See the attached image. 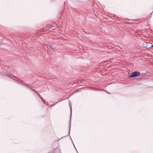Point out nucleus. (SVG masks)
<instances>
[{
  "label": "nucleus",
  "instance_id": "obj_1",
  "mask_svg": "<svg viewBox=\"0 0 153 153\" xmlns=\"http://www.w3.org/2000/svg\"><path fill=\"white\" fill-rule=\"evenodd\" d=\"M140 75V73L138 71H134L131 73V75L129 77H134L139 76Z\"/></svg>",
  "mask_w": 153,
  "mask_h": 153
},
{
  "label": "nucleus",
  "instance_id": "obj_2",
  "mask_svg": "<svg viewBox=\"0 0 153 153\" xmlns=\"http://www.w3.org/2000/svg\"><path fill=\"white\" fill-rule=\"evenodd\" d=\"M36 94L38 95V96L42 100V96L39 94H38L37 93H36Z\"/></svg>",
  "mask_w": 153,
  "mask_h": 153
},
{
  "label": "nucleus",
  "instance_id": "obj_3",
  "mask_svg": "<svg viewBox=\"0 0 153 153\" xmlns=\"http://www.w3.org/2000/svg\"><path fill=\"white\" fill-rule=\"evenodd\" d=\"M30 89H31V90H32L36 94V93H37V91L36 90H35V89H32V88H30Z\"/></svg>",
  "mask_w": 153,
  "mask_h": 153
},
{
  "label": "nucleus",
  "instance_id": "obj_4",
  "mask_svg": "<svg viewBox=\"0 0 153 153\" xmlns=\"http://www.w3.org/2000/svg\"><path fill=\"white\" fill-rule=\"evenodd\" d=\"M72 108H71V107L70 106V111H71V116L70 117V118H71V114H72Z\"/></svg>",
  "mask_w": 153,
  "mask_h": 153
},
{
  "label": "nucleus",
  "instance_id": "obj_5",
  "mask_svg": "<svg viewBox=\"0 0 153 153\" xmlns=\"http://www.w3.org/2000/svg\"><path fill=\"white\" fill-rule=\"evenodd\" d=\"M151 47L153 48V45H152L151 46Z\"/></svg>",
  "mask_w": 153,
  "mask_h": 153
},
{
  "label": "nucleus",
  "instance_id": "obj_6",
  "mask_svg": "<svg viewBox=\"0 0 153 153\" xmlns=\"http://www.w3.org/2000/svg\"><path fill=\"white\" fill-rule=\"evenodd\" d=\"M26 87H27V88H30H30H31L30 87H28V86H26Z\"/></svg>",
  "mask_w": 153,
  "mask_h": 153
},
{
  "label": "nucleus",
  "instance_id": "obj_7",
  "mask_svg": "<svg viewBox=\"0 0 153 153\" xmlns=\"http://www.w3.org/2000/svg\"><path fill=\"white\" fill-rule=\"evenodd\" d=\"M52 47L51 46L50 47H50V48H51V49H52Z\"/></svg>",
  "mask_w": 153,
  "mask_h": 153
},
{
  "label": "nucleus",
  "instance_id": "obj_8",
  "mask_svg": "<svg viewBox=\"0 0 153 153\" xmlns=\"http://www.w3.org/2000/svg\"><path fill=\"white\" fill-rule=\"evenodd\" d=\"M48 28V29H50L51 28V27H49Z\"/></svg>",
  "mask_w": 153,
  "mask_h": 153
},
{
  "label": "nucleus",
  "instance_id": "obj_9",
  "mask_svg": "<svg viewBox=\"0 0 153 153\" xmlns=\"http://www.w3.org/2000/svg\"><path fill=\"white\" fill-rule=\"evenodd\" d=\"M1 73H0V74Z\"/></svg>",
  "mask_w": 153,
  "mask_h": 153
}]
</instances>
